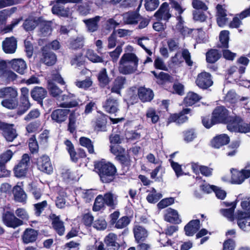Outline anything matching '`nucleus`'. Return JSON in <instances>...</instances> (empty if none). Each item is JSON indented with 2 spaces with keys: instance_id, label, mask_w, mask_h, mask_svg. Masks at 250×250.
Instances as JSON below:
<instances>
[{
  "instance_id": "obj_1",
  "label": "nucleus",
  "mask_w": 250,
  "mask_h": 250,
  "mask_svg": "<svg viewBox=\"0 0 250 250\" xmlns=\"http://www.w3.org/2000/svg\"><path fill=\"white\" fill-rule=\"evenodd\" d=\"M139 58L133 53H125L119 61L118 69L124 75L131 74L136 72L139 64Z\"/></svg>"
},
{
  "instance_id": "obj_2",
  "label": "nucleus",
  "mask_w": 250,
  "mask_h": 250,
  "mask_svg": "<svg viewBox=\"0 0 250 250\" xmlns=\"http://www.w3.org/2000/svg\"><path fill=\"white\" fill-rule=\"evenodd\" d=\"M229 118L228 110L223 106L216 108L212 113L210 123L207 124V122L209 121V117H204L202 123L207 128H210L212 125L221 123H226Z\"/></svg>"
},
{
  "instance_id": "obj_3",
  "label": "nucleus",
  "mask_w": 250,
  "mask_h": 250,
  "mask_svg": "<svg viewBox=\"0 0 250 250\" xmlns=\"http://www.w3.org/2000/svg\"><path fill=\"white\" fill-rule=\"evenodd\" d=\"M101 180L104 183H109L114 179L116 172L115 167L110 163L99 162L96 165Z\"/></svg>"
},
{
  "instance_id": "obj_4",
  "label": "nucleus",
  "mask_w": 250,
  "mask_h": 250,
  "mask_svg": "<svg viewBox=\"0 0 250 250\" xmlns=\"http://www.w3.org/2000/svg\"><path fill=\"white\" fill-rule=\"evenodd\" d=\"M226 123L228 129L231 132L245 133L250 131V124L244 123L239 117L229 116Z\"/></svg>"
},
{
  "instance_id": "obj_5",
  "label": "nucleus",
  "mask_w": 250,
  "mask_h": 250,
  "mask_svg": "<svg viewBox=\"0 0 250 250\" xmlns=\"http://www.w3.org/2000/svg\"><path fill=\"white\" fill-rule=\"evenodd\" d=\"M231 183L235 184H241L245 179L250 177V166L247 165L245 168L241 171L232 169Z\"/></svg>"
},
{
  "instance_id": "obj_6",
  "label": "nucleus",
  "mask_w": 250,
  "mask_h": 250,
  "mask_svg": "<svg viewBox=\"0 0 250 250\" xmlns=\"http://www.w3.org/2000/svg\"><path fill=\"white\" fill-rule=\"evenodd\" d=\"M0 130L8 142H12L18 136L16 129L14 128V125L8 124L0 122Z\"/></svg>"
},
{
  "instance_id": "obj_7",
  "label": "nucleus",
  "mask_w": 250,
  "mask_h": 250,
  "mask_svg": "<svg viewBox=\"0 0 250 250\" xmlns=\"http://www.w3.org/2000/svg\"><path fill=\"white\" fill-rule=\"evenodd\" d=\"M14 153L11 149H8L0 155V177H7L10 172L6 169L5 164L9 161Z\"/></svg>"
},
{
  "instance_id": "obj_8",
  "label": "nucleus",
  "mask_w": 250,
  "mask_h": 250,
  "mask_svg": "<svg viewBox=\"0 0 250 250\" xmlns=\"http://www.w3.org/2000/svg\"><path fill=\"white\" fill-rule=\"evenodd\" d=\"M238 227L245 231L250 230V212H238L235 217Z\"/></svg>"
},
{
  "instance_id": "obj_9",
  "label": "nucleus",
  "mask_w": 250,
  "mask_h": 250,
  "mask_svg": "<svg viewBox=\"0 0 250 250\" xmlns=\"http://www.w3.org/2000/svg\"><path fill=\"white\" fill-rule=\"evenodd\" d=\"M110 147L111 152L115 155L122 164L125 165L129 164L128 157L126 155L125 150L124 148L119 145H111Z\"/></svg>"
},
{
  "instance_id": "obj_10",
  "label": "nucleus",
  "mask_w": 250,
  "mask_h": 250,
  "mask_svg": "<svg viewBox=\"0 0 250 250\" xmlns=\"http://www.w3.org/2000/svg\"><path fill=\"white\" fill-rule=\"evenodd\" d=\"M196 84L201 88L207 89L212 85L213 82L209 73L203 72L197 76Z\"/></svg>"
},
{
  "instance_id": "obj_11",
  "label": "nucleus",
  "mask_w": 250,
  "mask_h": 250,
  "mask_svg": "<svg viewBox=\"0 0 250 250\" xmlns=\"http://www.w3.org/2000/svg\"><path fill=\"white\" fill-rule=\"evenodd\" d=\"M181 32L184 36L188 35L193 32V34L197 36L196 41L198 43H204L208 40V35L202 29H191L187 27H183Z\"/></svg>"
},
{
  "instance_id": "obj_12",
  "label": "nucleus",
  "mask_w": 250,
  "mask_h": 250,
  "mask_svg": "<svg viewBox=\"0 0 250 250\" xmlns=\"http://www.w3.org/2000/svg\"><path fill=\"white\" fill-rule=\"evenodd\" d=\"M37 166L39 169L44 172L50 174L53 171L50 159L46 155H43L38 159Z\"/></svg>"
},
{
  "instance_id": "obj_13",
  "label": "nucleus",
  "mask_w": 250,
  "mask_h": 250,
  "mask_svg": "<svg viewBox=\"0 0 250 250\" xmlns=\"http://www.w3.org/2000/svg\"><path fill=\"white\" fill-rule=\"evenodd\" d=\"M75 97L74 94L68 93L67 94H63L58 97V100L62 102L58 104L62 107H73L76 106L78 104V103L75 100L70 101Z\"/></svg>"
},
{
  "instance_id": "obj_14",
  "label": "nucleus",
  "mask_w": 250,
  "mask_h": 250,
  "mask_svg": "<svg viewBox=\"0 0 250 250\" xmlns=\"http://www.w3.org/2000/svg\"><path fill=\"white\" fill-rule=\"evenodd\" d=\"M3 221L9 227L15 228L22 224V221L17 218L13 213L6 212L3 216Z\"/></svg>"
},
{
  "instance_id": "obj_15",
  "label": "nucleus",
  "mask_w": 250,
  "mask_h": 250,
  "mask_svg": "<svg viewBox=\"0 0 250 250\" xmlns=\"http://www.w3.org/2000/svg\"><path fill=\"white\" fill-rule=\"evenodd\" d=\"M4 52L7 54H13L15 52L17 49V41L13 37L6 38L2 44Z\"/></svg>"
},
{
  "instance_id": "obj_16",
  "label": "nucleus",
  "mask_w": 250,
  "mask_h": 250,
  "mask_svg": "<svg viewBox=\"0 0 250 250\" xmlns=\"http://www.w3.org/2000/svg\"><path fill=\"white\" fill-rule=\"evenodd\" d=\"M164 218L165 221L171 223L180 224L181 222L178 211L171 208L166 210Z\"/></svg>"
},
{
  "instance_id": "obj_17",
  "label": "nucleus",
  "mask_w": 250,
  "mask_h": 250,
  "mask_svg": "<svg viewBox=\"0 0 250 250\" xmlns=\"http://www.w3.org/2000/svg\"><path fill=\"white\" fill-rule=\"evenodd\" d=\"M154 16L157 19L167 21L171 17L168 4L167 2L163 3L155 13Z\"/></svg>"
},
{
  "instance_id": "obj_18",
  "label": "nucleus",
  "mask_w": 250,
  "mask_h": 250,
  "mask_svg": "<svg viewBox=\"0 0 250 250\" xmlns=\"http://www.w3.org/2000/svg\"><path fill=\"white\" fill-rule=\"evenodd\" d=\"M50 218L52 221V225L54 229L60 235H63L65 230L63 222L60 219L59 216L54 214H51Z\"/></svg>"
},
{
  "instance_id": "obj_19",
  "label": "nucleus",
  "mask_w": 250,
  "mask_h": 250,
  "mask_svg": "<svg viewBox=\"0 0 250 250\" xmlns=\"http://www.w3.org/2000/svg\"><path fill=\"white\" fill-rule=\"evenodd\" d=\"M103 107L107 112L114 114L119 110V103L117 100L110 97L106 100Z\"/></svg>"
},
{
  "instance_id": "obj_20",
  "label": "nucleus",
  "mask_w": 250,
  "mask_h": 250,
  "mask_svg": "<svg viewBox=\"0 0 250 250\" xmlns=\"http://www.w3.org/2000/svg\"><path fill=\"white\" fill-rule=\"evenodd\" d=\"M69 112L68 109H58L52 112L51 118L57 123H62L66 120Z\"/></svg>"
},
{
  "instance_id": "obj_21",
  "label": "nucleus",
  "mask_w": 250,
  "mask_h": 250,
  "mask_svg": "<svg viewBox=\"0 0 250 250\" xmlns=\"http://www.w3.org/2000/svg\"><path fill=\"white\" fill-rule=\"evenodd\" d=\"M38 235L37 230L32 229H26L23 232L22 239L25 244L32 243L36 241Z\"/></svg>"
},
{
  "instance_id": "obj_22",
  "label": "nucleus",
  "mask_w": 250,
  "mask_h": 250,
  "mask_svg": "<svg viewBox=\"0 0 250 250\" xmlns=\"http://www.w3.org/2000/svg\"><path fill=\"white\" fill-rule=\"evenodd\" d=\"M229 142V137L226 134H222L214 137L211 144L213 147L219 148L222 146L227 145Z\"/></svg>"
},
{
  "instance_id": "obj_23",
  "label": "nucleus",
  "mask_w": 250,
  "mask_h": 250,
  "mask_svg": "<svg viewBox=\"0 0 250 250\" xmlns=\"http://www.w3.org/2000/svg\"><path fill=\"white\" fill-rule=\"evenodd\" d=\"M11 64V68L20 74H23L26 69V64L25 61L21 59H13L8 62Z\"/></svg>"
},
{
  "instance_id": "obj_24",
  "label": "nucleus",
  "mask_w": 250,
  "mask_h": 250,
  "mask_svg": "<svg viewBox=\"0 0 250 250\" xmlns=\"http://www.w3.org/2000/svg\"><path fill=\"white\" fill-rule=\"evenodd\" d=\"M117 235L113 233L108 234L104 238V242L107 247V250H117L119 247L116 242Z\"/></svg>"
},
{
  "instance_id": "obj_25",
  "label": "nucleus",
  "mask_w": 250,
  "mask_h": 250,
  "mask_svg": "<svg viewBox=\"0 0 250 250\" xmlns=\"http://www.w3.org/2000/svg\"><path fill=\"white\" fill-rule=\"evenodd\" d=\"M200 228V221L193 220L190 221L184 228L186 234L188 236L193 235Z\"/></svg>"
},
{
  "instance_id": "obj_26",
  "label": "nucleus",
  "mask_w": 250,
  "mask_h": 250,
  "mask_svg": "<svg viewBox=\"0 0 250 250\" xmlns=\"http://www.w3.org/2000/svg\"><path fill=\"white\" fill-rule=\"evenodd\" d=\"M47 91L42 87L36 86L31 91V96L35 101H42L46 97Z\"/></svg>"
},
{
  "instance_id": "obj_27",
  "label": "nucleus",
  "mask_w": 250,
  "mask_h": 250,
  "mask_svg": "<svg viewBox=\"0 0 250 250\" xmlns=\"http://www.w3.org/2000/svg\"><path fill=\"white\" fill-rule=\"evenodd\" d=\"M65 3L62 1L58 0L56 3L53 6L52 8V13L54 14L58 15L62 17H66L68 15V10L65 9L62 4Z\"/></svg>"
},
{
  "instance_id": "obj_28",
  "label": "nucleus",
  "mask_w": 250,
  "mask_h": 250,
  "mask_svg": "<svg viewBox=\"0 0 250 250\" xmlns=\"http://www.w3.org/2000/svg\"><path fill=\"white\" fill-rule=\"evenodd\" d=\"M133 232L135 240L138 242L144 241L148 235L147 230L140 226H136L134 228Z\"/></svg>"
},
{
  "instance_id": "obj_29",
  "label": "nucleus",
  "mask_w": 250,
  "mask_h": 250,
  "mask_svg": "<svg viewBox=\"0 0 250 250\" xmlns=\"http://www.w3.org/2000/svg\"><path fill=\"white\" fill-rule=\"evenodd\" d=\"M103 198L105 204L113 208H114L118 204L117 196L111 192L106 193Z\"/></svg>"
},
{
  "instance_id": "obj_30",
  "label": "nucleus",
  "mask_w": 250,
  "mask_h": 250,
  "mask_svg": "<svg viewBox=\"0 0 250 250\" xmlns=\"http://www.w3.org/2000/svg\"><path fill=\"white\" fill-rule=\"evenodd\" d=\"M138 96L143 102L150 101L153 98L152 91L145 87H141L138 90Z\"/></svg>"
},
{
  "instance_id": "obj_31",
  "label": "nucleus",
  "mask_w": 250,
  "mask_h": 250,
  "mask_svg": "<svg viewBox=\"0 0 250 250\" xmlns=\"http://www.w3.org/2000/svg\"><path fill=\"white\" fill-rule=\"evenodd\" d=\"M159 112L153 107L148 108L146 112V118L152 124H156L160 119Z\"/></svg>"
},
{
  "instance_id": "obj_32",
  "label": "nucleus",
  "mask_w": 250,
  "mask_h": 250,
  "mask_svg": "<svg viewBox=\"0 0 250 250\" xmlns=\"http://www.w3.org/2000/svg\"><path fill=\"white\" fill-rule=\"evenodd\" d=\"M101 19V17L97 16L93 18L83 20V22L85 23L88 30L93 32L97 30L98 22Z\"/></svg>"
},
{
  "instance_id": "obj_33",
  "label": "nucleus",
  "mask_w": 250,
  "mask_h": 250,
  "mask_svg": "<svg viewBox=\"0 0 250 250\" xmlns=\"http://www.w3.org/2000/svg\"><path fill=\"white\" fill-rule=\"evenodd\" d=\"M41 61L47 65H52L56 62V56L51 52L43 51Z\"/></svg>"
},
{
  "instance_id": "obj_34",
  "label": "nucleus",
  "mask_w": 250,
  "mask_h": 250,
  "mask_svg": "<svg viewBox=\"0 0 250 250\" xmlns=\"http://www.w3.org/2000/svg\"><path fill=\"white\" fill-rule=\"evenodd\" d=\"M18 96L16 89L11 87H6L0 89V98L9 97L15 98Z\"/></svg>"
},
{
  "instance_id": "obj_35",
  "label": "nucleus",
  "mask_w": 250,
  "mask_h": 250,
  "mask_svg": "<svg viewBox=\"0 0 250 250\" xmlns=\"http://www.w3.org/2000/svg\"><path fill=\"white\" fill-rule=\"evenodd\" d=\"M124 20L127 24H136L140 20V16L136 12H128L124 15Z\"/></svg>"
},
{
  "instance_id": "obj_36",
  "label": "nucleus",
  "mask_w": 250,
  "mask_h": 250,
  "mask_svg": "<svg viewBox=\"0 0 250 250\" xmlns=\"http://www.w3.org/2000/svg\"><path fill=\"white\" fill-rule=\"evenodd\" d=\"M13 193L15 200L19 202H23L26 200V194L19 186H16L13 188Z\"/></svg>"
},
{
  "instance_id": "obj_37",
  "label": "nucleus",
  "mask_w": 250,
  "mask_h": 250,
  "mask_svg": "<svg viewBox=\"0 0 250 250\" xmlns=\"http://www.w3.org/2000/svg\"><path fill=\"white\" fill-rule=\"evenodd\" d=\"M229 31L228 30L222 31L219 34V47L228 48L229 46Z\"/></svg>"
},
{
  "instance_id": "obj_38",
  "label": "nucleus",
  "mask_w": 250,
  "mask_h": 250,
  "mask_svg": "<svg viewBox=\"0 0 250 250\" xmlns=\"http://www.w3.org/2000/svg\"><path fill=\"white\" fill-rule=\"evenodd\" d=\"M125 83V79L123 77H118L114 81L111 92L120 94V90L123 88Z\"/></svg>"
},
{
  "instance_id": "obj_39",
  "label": "nucleus",
  "mask_w": 250,
  "mask_h": 250,
  "mask_svg": "<svg viewBox=\"0 0 250 250\" xmlns=\"http://www.w3.org/2000/svg\"><path fill=\"white\" fill-rule=\"evenodd\" d=\"M17 113L19 115L24 114L30 107L29 100L21 99L20 104H18Z\"/></svg>"
},
{
  "instance_id": "obj_40",
  "label": "nucleus",
  "mask_w": 250,
  "mask_h": 250,
  "mask_svg": "<svg viewBox=\"0 0 250 250\" xmlns=\"http://www.w3.org/2000/svg\"><path fill=\"white\" fill-rule=\"evenodd\" d=\"M200 99V97L198 94L190 92L188 93L185 97L184 103L187 105L190 106L198 102Z\"/></svg>"
},
{
  "instance_id": "obj_41",
  "label": "nucleus",
  "mask_w": 250,
  "mask_h": 250,
  "mask_svg": "<svg viewBox=\"0 0 250 250\" xmlns=\"http://www.w3.org/2000/svg\"><path fill=\"white\" fill-rule=\"evenodd\" d=\"M220 57V54L216 49H211L207 53L206 60L208 62L214 63Z\"/></svg>"
},
{
  "instance_id": "obj_42",
  "label": "nucleus",
  "mask_w": 250,
  "mask_h": 250,
  "mask_svg": "<svg viewBox=\"0 0 250 250\" xmlns=\"http://www.w3.org/2000/svg\"><path fill=\"white\" fill-rule=\"evenodd\" d=\"M29 189L35 199L39 200L41 198L42 191L35 183H32L30 184L29 185Z\"/></svg>"
},
{
  "instance_id": "obj_43",
  "label": "nucleus",
  "mask_w": 250,
  "mask_h": 250,
  "mask_svg": "<svg viewBox=\"0 0 250 250\" xmlns=\"http://www.w3.org/2000/svg\"><path fill=\"white\" fill-rule=\"evenodd\" d=\"M48 89L50 94L53 97L59 96L62 91L51 81H48Z\"/></svg>"
},
{
  "instance_id": "obj_44",
  "label": "nucleus",
  "mask_w": 250,
  "mask_h": 250,
  "mask_svg": "<svg viewBox=\"0 0 250 250\" xmlns=\"http://www.w3.org/2000/svg\"><path fill=\"white\" fill-rule=\"evenodd\" d=\"M162 197V195L160 193L157 192L154 188H152L150 192L146 197L147 201L150 203H155Z\"/></svg>"
},
{
  "instance_id": "obj_45",
  "label": "nucleus",
  "mask_w": 250,
  "mask_h": 250,
  "mask_svg": "<svg viewBox=\"0 0 250 250\" xmlns=\"http://www.w3.org/2000/svg\"><path fill=\"white\" fill-rule=\"evenodd\" d=\"M38 20L33 18H29L25 21L23 26L26 31L33 30L38 25Z\"/></svg>"
},
{
  "instance_id": "obj_46",
  "label": "nucleus",
  "mask_w": 250,
  "mask_h": 250,
  "mask_svg": "<svg viewBox=\"0 0 250 250\" xmlns=\"http://www.w3.org/2000/svg\"><path fill=\"white\" fill-rule=\"evenodd\" d=\"M95 190L92 189H83L81 191V196L85 201L89 202L93 199L95 194Z\"/></svg>"
},
{
  "instance_id": "obj_47",
  "label": "nucleus",
  "mask_w": 250,
  "mask_h": 250,
  "mask_svg": "<svg viewBox=\"0 0 250 250\" xmlns=\"http://www.w3.org/2000/svg\"><path fill=\"white\" fill-rule=\"evenodd\" d=\"M47 201L44 200L34 205L35 214L37 216H40L45 208L47 207Z\"/></svg>"
},
{
  "instance_id": "obj_48",
  "label": "nucleus",
  "mask_w": 250,
  "mask_h": 250,
  "mask_svg": "<svg viewBox=\"0 0 250 250\" xmlns=\"http://www.w3.org/2000/svg\"><path fill=\"white\" fill-rule=\"evenodd\" d=\"M52 31L51 23L49 21L44 22L41 24L40 32L42 36L49 35Z\"/></svg>"
},
{
  "instance_id": "obj_49",
  "label": "nucleus",
  "mask_w": 250,
  "mask_h": 250,
  "mask_svg": "<svg viewBox=\"0 0 250 250\" xmlns=\"http://www.w3.org/2000/svg\"><path fill=\"white\" fill-rule=\"evenodd\" d=\"M98 80L100 83L103 86L107 84L109 82V79L107 76L106 70L105 68L102 69L98 75Z\"/></svg>"
},
{
  "instance_id": "obj_50",
  "label": "nucleus",
  "mask_w": 250,
  "mask_h": 250,
  "mask_svg": "<svg viewBox=\"0 0 250 250\" xmlns=\"http://www.w3.org/2000/svg\"><path fill=\"white\" fill-rule=\"evenodd\" d=\"M80 143L82 146L86 147L90 153H94L93 146L90 139L85 137H81L80 139Z\"/></svg>"
},
{
  "instance_id": "obj_51",
  "label": "nucleus",
  "mask_w": 250,
  "mask_h": 250,
  "mask_svg": "<svg viewBox=\"0 0 250 250\" xmlns=\"http://www.w3.org/2000/svg\"><path fill=\"white\" fill-rule=\"evenodd\" d=\"M1 104L3 106L8 109H14L17 107L18 101L15 98L6 99L1 102Z\"/></svg>"
},
{
  "instance_id": "obj_52",
  "label": "nucleus",
  "mask_w": 250,
  "mask_h": 250,
  "mask_svg": "<svg viewBox=\"0 0 250 250\" xmlns=\"http://www.w3.org/2000/svg\"><path fill=\"white\" fill-rule=\"evenodd\" d=\"M93 226L98 230H104L106 228L107 224L105 219L101 217L93 222Z\"/></svg>"
},
{
  "instance_id": "obj_53",
  "label": "nucleus",
  "mask_w": 250,
  "mask_h": 250,
  "mask_svg": "<svg viewBox=\"0 0 250 250\" xmlns=\"http://www.w3.org/2000/svg\"><path fill=\"white\" fill-rule=\"evenodd\" d=\"M145 6L147 11H152L155 10L159 4V0H145Z\"/></svg>"
},
{
  "instance_id": "obj_54",
  "label": "nucleus",
  "mask_w": 250,
  "mask_h": 250,
  "mask_svg": "<svg viewBox=\"0 0 250 250\" xmlns=\"http://www.w3.org/2000/svg\"><path fill=\"white\" fill-rule=\"evenodd\" d=\"M104 204L105 203L103 196L101 195H98L95 200L94 204L93 207V210L96 211H99L104 208Z\"/></svg>"
},
{
  "instance_id": "obj_55",
  "label": "nucleus",
  "mask_w": 250,
  "mask_h": 250,
  "mask_svg": "<svg viewBox=\"0 0 250 250\" xmlns=\"http://www.w3.org/2000/svg\"><path fill=\"white\" fill-rule=\"evenodd\" d=\"M106 121L104 115L101 116L96 122V128L99 131H105Z\"/></svg>"
},
{
  "instance_id": "obj_56",
  "label": "nucleus",
  "mask_w": 250,
  "mask_h": 250,
  "mask_svg": "<svg viewBox=\"0 0 250 250\" xmlns=\"http://www.w3.org/2000/svg\"><path fill=\"white\" fill-rule=\"evenodd\" d=\"M171 166L175 172L176 175L177 177L183 175H187L188 173H185L182 169V166L179 165L178 163L175 162L173 161H170Z\"/></svg>"
},
{
  "instance_id": "obj_57",
  "label": "nucleus",
  "mask_w": 250,
  "mask_h": 250,
  "mask_svg": "<svg viewBox=\"0 0 250 250\" xmlns=\"http://www.w3.org/2000/svg\"><path fill=\"white\" fill-rule=\"evenodd\" d=\"M86 56L89 61L93 62H100L103 61L102 58L98 56L92 50L87 51Z\"/></svg>"
},
{
  "instance_id": "obj_58",
  "label": "nucleus",
  "mask_w": 250,
  "mask_h": 250,
  "mask_svg": "<svg viewBox=\"0 0 250 250\" xmlns=\"http://www.w3.org/2000/svg\"><path fill=\"white\" fill-rule=\"evenodd\" d=\"M84 58L81 53L75 56L71 61V64L75 67H79L83 64Z\"/></svg>"
},
{
  "instance_id": "obj_59",
  "label": "nucleus",
  "mask_w": 250,
  "mask_h": 250,
  "mask_svg": "<svg viewBox=\"0 0 250 250\" xmlns=\"http://www.w3.org/2000/svg\"><path fill=\"white\" fill-rule=\"evenodd\" d=\"M130 223V220L127 216H123L115 223V227L117 229H123Z\"/></svg>"
},
{
  "instance_id": "obj_60",
  "label": "nucleus",
  "mask_w": 250,
  "mask_h": 250,
  "mask_svg": "<svg viewBox=\"0 0 250 250\" xmlns=\"http://www.w3.org/2000/svg\"><path fill=\"white\" fill-rule=\"evenodd\" d=\"M238 98L235 92L232 90H229L226 94L225 100L226 102L229 103H235L237 101Z\"/></svg>"
},
{
  "instance_id": "obj_61",
  "label": "nucleus",
  "mask_w": 250,
  "mask_h": 250,
  "mask_svg": "<svg viewBox=\"0 0 250 250\" xmlns=\"http://www.w3.org/2000/svg\"><path fill=\"white\" fill-rule=\"evenodd\" d=\"M148 40L149 39L147 37H144L140 38L138 39L137 43L145 50L146 52L149 56H151L152 54V51L145 46V45L146 44V42H148Z\"/></svg>"
},
{
  "instance_id": "obj_62",
  "label": "nucleus",
  "mask_w": 250,
  "mask_h": 250,
  "mask_svg": "<svg viewBox=\"0 0 250 250\" xmlns=\"http://www.w3.org/2000/svg\"><path fill=\"white\" fill-rule=\"evenodd\" d=\"M29 155L27 154H24L22 155L21 162L16 167L27 170L29 166Z\"/></svg>"
},
{
  "instance_id": "obj_63",
  "label": "nucleus",
  "mask_w": 250,
  "mask_h": 250,
  "mask_svg": "<svg viewBox=\"0 0 250 250\" xmlns=\"http://www.w3.org/2000/svg\"><path fill=\"white\" fill-rule=\"evenodd\" d=\"M174 202V199L173 198H167L162 199L157 204L158 208L160 209H163L168 206H170L173 204Z\"/></svg>"
},
{
  "instance_id": "obj_64",
  "label": "nucleus",
  "mask_w": 250,
  "mask_h": 250,
  "mask_svg": "<svg viewBox=\"0 0 250 250\" xmlns=\"http://www.w3.org/2000/svg\"><path fill=\"white\" fill-rule=\"evenodd\" d=\"M75 83L79 88L86 89L91 86L92 82L90 79L88 78L82 81H77Z\"/></svg>"
}]
</instances>
